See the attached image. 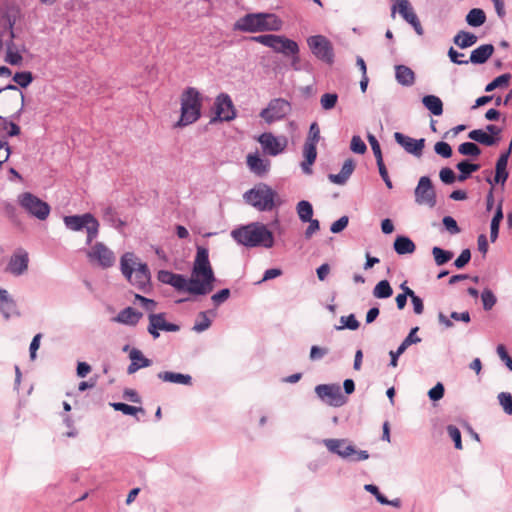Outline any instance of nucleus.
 Instances as JSON below:
<instances>
[{"mask_svg": "<svg viewBox=\"0 0 512 512\" xmlns=\"http://www.w3.org/2000/svg\"><path fill=\"white\" fill-rule=\"evenodd\" d=\"M22 17V10L17 3L4 2L0 5V27H3L4 31H8V38L4 41L6 47L5 61L11 65H20L23 60L14 43L16 38L15 25Z\"/></svg>", "mask_w": 512, "mask_h": 512, "instance_id": "nucleus-1", "label": "nucleus"}, {"mask_svg": "<svg viewBox=\"0 0 512 512\" xmlns=\"http://www.w3.org/2000/svg\"><path fill=\"white\" fill-rule=\"evenodd\" d=\"M191 290L198 295H206L213 290L215 275L209 261L208 249L202 246L197 247V252L192 268Z\"/></svg>", "mask_w": 512, "mask_h": 512, "instance_id": "nucleus-2", "label": "nucleus"}, {"mask_svg": "<svg viewBox=\"0 0 512 512\" xmlns=\"http://www.w3.org/2000/svg\"><path fill=\"white\" fill-rule=\"evenodd\" d=\"M231 237L240 245L248 248H271L274 245L272 232L262 223L253 222L231 231Z\"/></svg>", "mask_w": 512, "mask_h": 512, "instance_id": "nucleus-3", "label": "nucleus"}, {"mask_svg": "<svg viewBox=\"0 0 512 512\" xmlns=\"http://www.w3.org/2000/svg\"><path fill=\"white\" fill-rule=\"evenodd\" d=\"M120 269L129 283L137 289L145 290L150 284L151 275L147 264L140 262L133 253L127 252L122 255Z\"/></svg>", "mask_w": 512, "mask_h": 512, "instance_id": "nucleus-4", "label": "nucleus"}, {"mask_svg": "<svg viewBox=\"0 0 512 512\" xmlns=\"http://www.w3.org/2000/svg\"><path fill=\"white\" fill-rule=\"evenodd\" d=\"M281 28L282 21L272 13H249L235 24V29L249 33L279 31Z\"/></svg>", "mask_w": 512, "mask_h": 512, "instance_id": "nucleus-5", "label": "nucleus"}, {"mask_svg": "<svg viewBox=\"0 0 512 512\" xmlns=\"http://www.w3.org/2000/svg\"><path fill=\"white\" fill-rule=\"evenodd\" d=\"M181 115L175 127H185L201 117L202 96L194 87H187L181 94Z\"/></svg>", "mask_w": 512, "mask_h": 512, "instance_id": "nucleus-6", "label": "nucleus"}, {"mask_svg": "<svg viewBox=\"0 0 512 512\" xmlns=\"http://www.w3.org/2000/svg\"><path fill=\"white\" fill-rule=\"evenodd\" d=\"M321 443L331 454L338 456L344 461L360 462L369 458L368 451L357 449L347 438H326L322 439Z\"/></svg>", "mask_w": 512, "mask_h": 512, "instance_id": "nucleus-7", "label": "nucleus"}, {"mask_svg": "<svg viewBox=\"0 0 512 512\" xmlns=\"http://www.w3.org/2000/svg\"><path fill=\"white\" fill-rule=\"evenodd\" d=\"M64 225L67 229L79 232L86 230V243L89 245L97 237L99 231V222L91 213L82 215H69L63 218Z\"/></svg>", "mask_w": 512, "mask_h": 512, "instance_id": "nucleus-8", "label": "nucleus"}, {"mask_svg": "<svg viewBox=\"0 0 512 512\" xmlns=\"http://www.w3.org/2000/svg\"><path fill=\"white\" fill-rule=\"evenodd\" d=\"M18 203L28 215L40 221L46 220L50 214L49 204L35 194H20Z\"/></svg>", "mask_w": 512, "mask_h": 512, "instance_id": "nucleus-9", "label": "nucleus"}, {"mask_svg": "<svg viewBox=\"0 0 512 512\" xmlns=\"http://www.w3.org/2000/svg\"><path fill=\"white\" fill-rule=\"evenodd\" d=\"M311 53L320 61L332 65L335 53L331 41L323 35H313L307 38Z\"/></svg>", "mask_w": 512, "mask_h": 512, "instance_id": "nucleus-10", "label": "nucleus"}, {"mask_svg": "<svg viewBox=\"0 0 512 512\" xmlns=\"http://www.w3.org/2000/svg\"><path fill=\"white\" fill-rule=\"evenodd\" d=\"M291 112V104L284 98H274L262 109L259 116L267 123L272 124L283 120Z\"/></svg>", "mask_w": 512, "mask_h": 512, "instance_id": "nucleus-11", "label": "nucleus"}, {"mask_svg": "<svg viewBox=\"0 0 512 512\" xmlns=\"http://www.w3.org/2000/svg\"><path fill=\"white\" fill-rule=\"evenodd\" d=\"M215 116L211 118L210 123L230 122L237 116L233 101L227 93H220L214 102Z\"/></svg>", "mask_w": 512, "mask_h": 512, "instance_id": "nucleus-12", "label": "nucleus"}, {"mask_svg": "<svg viewBox=\"0 0 512 512\" xmlns=\"http://www.w3.org/2000/svg\"><path fill=\"white\" fill-rule=\"evenodd\" d=\"M316 395L327 405L341 407L347 402L338 384H320L315 387Z\"/></svg>", "mask_w": 512, "mask_h": 512, "instance_id": "nucleus-13", "label": "nucleus"}, {"mask_svg": "<svg viewBox=\"0 0 512 512\" xmlns=\"http://www.w3.org/2000/svg\"><path fill=\"white\" fill-rule=\"evenodd\" d=\"M148 319L147 331L154 339L159 338V331L178 332L180 330L179 325L166 321L165 313H150Z\"/></svg>", "mask_w": 512, "mask_h": 512, "instance_id": "nucleus-14", "label": "nucleus"}, {"mask_svg": "<svg viewBox=\"0 0 512 512\" xmlns=\"http://www.w3.org/2000/svg\"><path fill=\"white\" fill-rule=\"evenodd\" d=\"M87 256L92 262H96L102 268H109L115 263V255L102 242H97L88 252Z\"/></svg>", "mask_w": 512, "mask_h": 512, "instance_id": "nucleus-15", "label": "nucleus"}, {"mask_svg": "<svg viewBox=\"0 0 512 512\" xmlns=\"http://www.w3.org/2000/svg\"><path fill=\"white\" fill-rule=\"evenodd\" d=\"M258 141L264 153L270 156H277L282 153L287 146V139L285 137L277 138L271 132L262 133L258 137Z\"/></svg>", "mask_w": 512, "mask_h": 512, "instance_id": "nucleus-16", "label": "nucleus"}, {"mask_svg": "<svg viewBox=\"0 0 512 512\" xmlns=\"http://www.w3.org/2000/svg\"><path fill=\"white\" fill-rule=\"evenodd\" d=\"M245 202L258 211H271L277 204V194H243Z\"/></svg>", "mask_w": 512, "mask_h": 512, "instance_id": "nucleus-17", "label": "nucleus"}, {"mask_svg": "<svg viewBox=\"0 0 512 512\" xmlns=\"http://www.w3.org/2000/svg\"><path fill=\"white\" fill-rule=\"evenodd\" d=\"M394 139L404 150L416 157H419L423 153L425 147V139H413L401 132L394 133Z\"/></svg>", "mask_w": 512, "mask_h": 512, "instance_id": "nucleus-18", "label": "nucleus"}, {"mask_svg": "<svg viewBox=\"0 0 512 512\" xmlns=\"http://www.w3.org/2000/svg\"><path fill=\"white\" fill-rule=\"evenodd\" d=\"M29 255L28 252L22 248L17 249L10 257L7 269L15 275H23L28 269Z\"/></svg>", "mask_w": 512, "mask_h": 512, "instance_id": "nucleus-19", "label": "nucleus"}, {"mask_svg": "<svg viewBox=\"0 0 512 512\" xmlns=\"http://www.w3.org/2000/svg\"><path fill=\"white\" fill-rule=\"evenodd\" d=\"M0 313L3 318L8 320L12 317H19L21 314L18 310V306L14 298L10 293L0 287Z\"/></svg>", "mask_w": 512, "mask_h": 512, "instance_id": "nucleus-20", "label": "nucleus"}, {"mask_svg": "<svg viewBox=\"0 0 512 512\" xmlns=\"http://www.w3.org/2000/svg\"><path fill=\"white\" fill-rule=\"evenodd\" d=\"M418 330H419V327L412 328L410 330L409 334L406 336V338L399 345V347L395 351L391 350L389 352V355L391 357L389 365L391 367L397 366L399 356L402 355L409 346H411L412 344H417V343L421 342V338L416 335Z\"/></svg>", "mask_w": 512, "mask_h": 512, "instance_id": "nucleus-21", "label": "nucleus"}, {"mask_svg": "<svg viewBox=\"0 0 512 512\" xmlns=\"http://www.w3.org/2000/svg\"><path fill=\"white\" fill-rule=\"evenodd\" d=\"M510 156V151H504L500 154L499 158L496 161L495 165V175L494 179H488V182L491 185L501 184L502 186L505 184L508 178L507 164Z\"/></svg>", "mask_w": 512, "mask_h": 512, "instance_id": "nucleus-22", "label": "nucleus"}, {"mask_svg": "<svg viewBox=\"0 0 512 512\" xmlns=\"http://www.w3.org/2000/svg\"><path fill=\"white\" fill-rule=\"evenodd\" d=\"M393 5L391 8V16L394 18L396 12L398 11L402 18L411 24L416 21L418 16L414 12L410 2L408 0H392Z\"/></svg>", "mask_w": 512, "mask_h": 512, "instance_id": "nucleus-23", "label": "nucleus"}, {"mask_svg": "<svg viewBox=\"0 0 512 512\" xmlns=\"http://www.w3.org/2000/svg\"><path fill=\"white\" fill-rule=\"evenodd\" d=\"M495 48L492 44H483L474 49L469 58V62L475 65H481L488 61L493 55Z\"/></svg>", "mask_w": 512, "mask_h": 512, "instance_id": "nucleus-24", "label": "nucleus"}, {"mask_svg": "<svg viewBox=\"0 0 512 512\" xmlns=\"http://www.w3.org/2000/svg\"><path fill=\"white\" fill-rule=\"evenodd\" d=\"M129 358L131 363L127 368L128 374H133L140 368L149 367L152 364L151 360L146 358L143 353L136 348L130 350Z\"/></svg>", "mask_w": 512, "mask_h": 512, "instance_id": "nucleus-25", "label": "nucleus"}, {"mask_svg": "<svg viewBox=\"0 0 512 512\" xmlns=\"http://www.w3.org/2000/svg\"><path fill=\"white\" fill-rule=\"evenodd\" d=\"M355 169V162L352 158L345 160L341 170L337 174H329L328 178L332 183L345 184Z\"/></svg>", "mask_w": 512, "mask_h": 512, "instance_id": "nucleus-26", "label": "nucleus"}, {"mask_svg": "<svg viewBox=\"0 0 512 512\" xmlns=\"http://www.w3.org/2000/svg\"><path fill=\"white\" fill-rule=\"evenodd\" d=\"M142 316L143 314L141 312L135 310L132 307H127L121 310L118 313V315L113 319V321L125 325L135 326L142 318Z\"/></svg>", "mask_w": 512, "mask_h": 512, "instance_id": "nucleus-27", "label": "nucleus"}, {"mask_svg": "<svg viewBox=\"0 0 512 512\" xmlns=\"http://www.w3.org/2000/svg\"><path fill=\"white\" fill-rule=\"evenodd\" d=\"M395 78L396 81L406 87H410L415 83V73L414 71L403 64H399L395 66Z\"/></svg>", "mask_w": 512, "mask_h": 512, "instance_id": "nucleus-28", "label": "nucleus"}, {"mask_svg": "<svg viewBox=\"0 0 512 512\" xmlns=\"http://www.w3.org/2000/svg\"><path fill=\"white\" fill-rule=\"evenodd\" d=\"M273 50L285 56L297 55L299 53V46L294 40L278 35V41Z\"/></svg>", "mask_w": 512, "mask_h": 512, "instance_id": "nucleus-29", "label": "nucleus"}, {"mask_svg": "<svg viewBox=\"0 0 512 512\" xmlns=\"http://www.w3.org/2000/svg\"><path fill=\"white\" fill-rule=\"evenodd\" d=\"M304 161L301 163V167L304 173L310 174L312 172L311 166L317 158V145L313 143H305L303 148Z\"/></svg>", "mask_w": 512, "mask_h": 512, "instance_id": "nucleus-30", "label": "nucleus"}, {"mask_svg": "<svg viewBox=\"0 0 512 512\" xmlns=\"http://www.w3.org/2000/svg\"><path fill=\"white\" fill-rule=\"evenodd\" d=\"M158 378L164 382H170L181 385H191L192 377L188 374L176 373L171 371H164L158 373Z\"/></svg>", "mask_w": 512, "mask_h": 512, "instance_id": "nucleus-31", "label": "nucleus"}, {"mask_svg": "<svg viewBox=\"0 0 512 512\" xmlns=\"http://www.w3.org/2000/svg\"><path fill=\"white\" fill-rule=\"evenodd\" d=\"M247 164L252 172L260 176L265 174L269 168V161L257 154H249L247 156Z\"/></svg>", "mask_w": 512, "mask_h": 512, "instance_id": "nucleus-32", "label": "nucleus"}, {"mask_svg": "<svg viewBox=\"0 0 512 512\" xmlns=\"http://www.w3.org/2000/svg\"><path fill=\"white\" fill-rule=\"evenodd\" d=\"M468 138L485 146H494L500 141V138L489 136L483 129L471 130L468 133Z\"/></svg>", "mask_w": 512, "mask_h": 512, "instance_id": "nucleus-33", "label": "nucleus"}, {"mask_svg": "<svg viewBox=\"0 0 512 512\" xmlns=\"http://www.w3.org/2000/svg\"><path fill=\"white\" fill-rule=\"evenodd\" d=\"M393 247L399 255L412 254L416 249L414 242L409 237L403 235L396 237Z\"/></svg>", "mask_w": 512, "mask_h": 512, "instance_id": "nucleus-34", "label": "nucleus"}, {"mask_svg": "<svg viewBox=\"0 0 512 512\" xmlns=\"http://www.w3.org/2000/svg\"><path fill=\"white\" fill-rule=\"evenodd\" d=\"M424 107L434 116H440L443 113V102L435 95H425L422 98Z\"/></svg>", "mask_w": 512, "mask_h": 512, "instance_id": "nucleus-35", "label": "nucleus"}, {"mask_svg": "<svg viewBox=\"0 0 512 512\" xmlns=\"http://www.w3.org/2000/svg\"><path fill=\"white\" fill-rule=\"evenodd\" d=\"M478 40V37L464 30L459 31L453 38V42L461 49H466L473 46Z\"/></svg>", "mask_w": 512, "mask_h": 512, "instance_id": "nucleus-36", "label": "nucleus"}, {"mask_svg": "<svg viewBox=\"0 0 512 512\" xmlns=\"http://www.w3.org/2000/svg\"><path fill=\"white\" fill-rule=\"evenodd\" d=\"M456 168L459 170L460 174L458 175L459 181H464L468 179L472 173L479 170L480 165L471 163L468 159H464L457 163Z\"/></svg>", "mask_w": 512, "mask_h": 512, "instance_id": "nucleus-37", "label": "nucleus"}, {"mask_svg": "<svg viewBox=\"0 0 512 512\" xmlns=\"http://www.w3.org/2000/svg\"><path fill=\"white\" fill-rule=\"evenodd\" d=\"M171 286L175 288L177 291H186L190 294L198 295L197 293L191 290V287L194 286V284H192V277L190 279H187L184 275L175 273Z\"/></svg>", "mask_w": 512, "mask_h": 512, "instance_id": "nucleus-38", "label": "nucleus"}, {"mask_svg": "<svg viewBox=\"0 0 512 512\" xmlns=\"http://www.w3.org/2000/svg\"><path fill=\"white\" fill-rule=\"evenodd\" d=\"M467 24L471 27H480L486 21V14L480 8L471 9L465 18Z\"/></svg>", "mask_w": 512, "mask_h": 512, "instance_id": "nucleus-39", "label": "nucleus"}, {"mask_svg": "<svg viewBox=\"0 0 512 512\" xmlns=\"http://www.w3.org/2000/svg\"><path fill=\"white\" fill-rule=\"evenodd\" d=\"M392 294L393 290L387 280H381L373 289V296L378 299L389 298Z\"/></svg>", "mask_w": 512, "mask_h": 512, "instance_id": "nucleus-40", "label": "nucleus"}, {"mask_svg": "<svg viewBox=\"0 0 512 512\" xmlns=\"http://www.w3.org/2000/svg\"><path fill=\"white\" fill-rule=\"evenodd\" d=\"M432 255L437 266H442L453 258V252L444 250L440 247H433Z\"/></svg>", "mask_w": 512, "mask_h": 512, "instance_id": "nucleus-41", "label": "nucleus"}, {"mask_svg": "<svg viewBox=\"0 0 512 512\" xmlns=\"http://www.w3.org/2000/svg\"><path fill=\"white\" fill-rule=\"evenodd\" d=\"M503 219V210L498 207L497 211L494 213V216L491 220L490 224V240L491 242H495L498 238L499 234V226Z\"/></svg>", "mask_w": 512, "mask_h": 512, "instance_id": "nucleus-42", "label": "nucleus"}, {"mask_svg": "<svg viewBox=\"0 0 512 512\" xmlns=\"http://www.w3.org/2000/svg\"><path fill=\"white\" fill-rule=\"evenodd\" d=\"M297 213L299 219L306 223L308 220H311L313 217V207L310 202L306 200H302L297 204Z\"/></svg>", "mask_w": 512, "mask_h": 512, "instance_id": "nucleus-43", "label": "nucleus"}, {"mask_svg": "<svg viewBox=\"0 0 512 512\" xmlns=\"http://www.w3.org/2000/svg\"><path fill=\"white\" fill-rule=\"evenodd\" d=\"M360 326V323L356 319L354 314H350L348 316H341L340 317V325L335 326L336 330H343V329H349V330H357Z\"/></svg>", "mask_w": 512, "mask_h": 512, "instance_id": "nucleus-44", "label": "nucleus"}, {"mask_svg": "<svg viewBox=\"0 0 512 512\" xmlns=\"http://www.w3.org/2000/svg\"><path fill=\"white\" fill-rule=\"evenodd\" d=\"M510 79H511V74H509V73L502 74V75L496 77L490 83H488L485 87V91L492 92L496 88L506 87V86H508Z\"/></svg>", "mask_w": 512, "mask_h": 512, "instance_id": "nucleus-45", "label": "nucleus"}, {"mask_svg": "<svg viewBox=\"0 0 512 512\" xmlns=\"http://www.w3.org/2000/svg\"><path fill=\"white\" fill-rule=\"evenodd\" d=\"M458 152L464 156L477 157L481 154V149L474 142H464L459 145Z\"/></svg>", "mask_w": 512, "mask_h": 512, "instance_id": "nucleus-46", "label": "nucleus"}, {"mask_svg": "<svg viewBox=\"0 0 512 512\" xmlns=\"http://www.w3.org/2000/svg\"><path fill=\"white\" fill-rule=\"evenodd\" d=\"M33 79V74L30 71L16 72L13 76V81L22 88L28 87Z\"/></svg>", "mask_w": 512, "mask_h": 512, "instance_id": "nucleus-47", "label": "nucleus"}, {"mask_svg": "<svg viewBox=\"0 0 512 512\" xmlns=\"http://www.w3.org/2000/svg\"><path fill=\"white\" fill-rule=\"evenodd\" d=\"M210 326L211 320L208 318L207 312H200L192 329L197 333H202L209 329Z\"/></svg>", "mask_w": 512, "mask_h": 512, "instance_id": "nucleus-48", "label": "nucleus"}, {"mask_svg": "<svg viewBox=\"0 0 512 512\" xmlns=\"http://www.w3.org/2000/svg\"><path fill=\"white\" fill-rule=\"evenodd\" d=\"M111 406L116 411H121L125 415H136L138 412L144 413V409L141 407H135L122 402L111 403Z\"/></svg>", "mask_w": 512, "mask_h": 512, "instance_id": "nucleus-49", "label": "nucleus"}, {"mask_svg": "<svg viewBox=\"0 0 512 512\" xmlns=\"http://www.w3.org/2000/svg\"><path fill=\"white\" fill-rule=\"evenodd\" d=\"M481 300L485 311L491 310L497 302L495 294L488 288L482 291Z\"/></svg>", "mask_w": 512, "mask_h": 512, "instance_id": "nucleus-50", "label": "nucleus"}, {"mask_svg": "<svg viewBox=\"0 0 512 512\" xmlns=\"http://www.w3.org/2000/svg\"><path fill=\"white\" fill-rule=\"evenodd\" d=\"M503 198L501 194H487L486 198V211L491 212L494 210V213L497 211L498 207L502 209Z\"/></svg>", "mask_w": 512, "mask_h": 512, "instance_id": "nucleus-51", "label": "nucleus"}, {"mask_svg": "<svg viewBox=\"0 0 512 512\" xmlns=\"http://www.w3.org/2000/svg\"><path fill=\"white\" fill-rule=\"evenodd\" d=\"M497 398L504 412L512 415V395L509 392H500Z\"/></svg>", "mask_w": 512, "mask_h": 512, "instance_id": "nucleus-52", "label": "nucleus"}, {"mask_svg": "<svg viewBox=\"0 0 512 512\" xmlns=\"http://www.w3.org/2000/svg\"><path fill=\"white\" fill-rule=\"evenodd\" d=\"M338 101V95L336 93H325L320 98L321 107L324 110L333 109Z\"/></svg>", "mask_w": 512, "mask_h": 512, "instance_id": "nucleus-53", "label": "nucleus"}, {"mask_svg": "<svg viewBox=\"0 0 512 512\" xmlns=\"http://www.w3.org/2000/svg\"><path fill=\"white\" fill-rule=\"evenodd\" d=\"M252 39L257 43H260L266 47L274 49L275 45L278 41V35L264 34V35L255 36Z\"/></svg>", "mask_w": 512, "mask_h": 512, "instance_id": "nucleus-54", "label": "nucleus"}, {"mask_svg": "<svg viewBox=\"0 0 512 512\" xmlns=\"http://www.w3.org/2000/svg\"><path fill=\"white\" fill-rule=\"evenodd\" d=\"M415 202L433 208L437 203L436 194H415Z\"/></svg>", "mask_w": 512, "mask_h": 512, "instance_id": "nucleus-55", "label": "nucleus"}, {"mask_svg": "<svg viewBox=\"0 0 512 512\" xmlns=\"http://www.w3.org/2000/svg\"><path fill=\"white\" fill-rule=\"evenodd\" d=\"M447 433L450 436V438L454 441L455 448L461 450L463 447L460 430L454 425H448Z\"/></svg>", "mask_w": 512, "mask_h": 512, "instance_id": "nucleus-56", "label": "nucleus"}, {"mask_svg": "<svg viewBox=\"0 0 512 512\" xmlns=\"http://www.w3.org/2000/svg\"><path fill=\"white\" fill-rule=\"evenodd\" d=\"M434 151L443 158H450L453 153L451 146L444 141L437 142L434 146Z\"/></svg>", "mask_w": 512, "mask_h": 512, "instance_id": "nucleus-57", "label": "nucleus"}, {"mask_svg": "<svg viewBox=\"0 0 512 512\" xmlns=\"http://www.w3.org/2000/svg\"><path fill=\"white\" fill-rule=\"evenodd\" d=\"M439 177L444 184H453L458 179V176L449 167L442 168L439 172Z\"/></svg>", "mask_w": 512, "mask_h": 512, "instance_id": "nucleus-58", "label": "nucleus"}, {"mask_svg": "<svg viewBox=\"0 0 512 512\" xmlns=\"http://www.w3.org/2000/svg\"><path fill=\"white\" fill-rule=\"evenodd\" d=\"M350 149L357 154H364L367 151V146L360 136L355 135L351 139Z\"/></svg>", "mask_w": 512, "mask_h": 512, "instance_id": "nucleus-59", "label": "nucleus"}, {"mask_svg": "<svg viewBox=\"0 0 512 512\" xmlns=\"http://www.w3.org/2000/svg\"><path fill=\"white\" fill-rule=\"evenodd\" d=\"M320 140V128L317 122H313L310 125L308 137L305 143H313L314 145H317V143Z\"/></svg>", "mask_w": 512, "mask_h": 512, "instance_id": "nucleus-60", "label": "nucleus"}, {"mask_svg": "<svg viewBox=\"0 0 512 512\" xmlns=\"http://www.w3.org/2000/svg\"><path fill=\"white\" fill-rule=\"evenodd\" d=\"M348 223L349 218L347 216H342L331 224L330 231L334 234L340 233L347 227Z\"/></svg>", "mask_w": 512, "mask_h": 512, "instance_id": "nucleus-61", "label": "nucleus"}, {"mask_svg": "<svg viewBox=\"0 0 512 512\" xmlns=\"http://www.w3.org/2000/svg\"><path fill=\"white\" fill-rule=\"evenodd\" d=\"M444 386L442 383L438 382L433 388L428 391V396L432 401H438L444 396Z\"/></svg>", "mask_w": 512, "mask_h": 512, "instance_id": "nucleus-62", "label": "nucleus"}, {"mask_svg": "<svg viewBox=\"0 0 512 512\" xmlns=\"http://www.w3.org/2000/svg\"><path fill=\"white\" fill-rule=\"evenodd\" d=\"M443 225L449 231L450 234L455 235L460 232V228L456 222V220L451 216H445L442 220Z\"/></svg>", "mask_w": 512, "mask_h": 512, "instance_id": "nucleus-63", "label": "nucleus"}, {"mask_svg": "<svg viewBox=\"0 0 512 512\" xmlns=\"http://www.w3.org/2000/svg\"><path fill=\"white\" fill-rule=\"evenodd\" d=\"M497 354L499 358L505 363L506 367L512 371V358L509 356L504 345L497 346Z\"/></svg>", "mask_w": 512, "mask_h": 512, "instance_id": "nucleus-64", "label": "nucleus"}]
</instances>
